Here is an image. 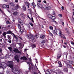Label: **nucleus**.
Listing matches in <instances>:
<instances>
[{
	"label": "nucleus",
	"mask_w": 74,
	"mask_h": 74,
	"mask_svg": "<svg viewBox=\"0 0 74 74\" xmlns=\"http://www.w3.org/2000/svg\"><path fill=\"white\" fill-rule=\"evenodd\" d=\"M0 74H4V73H0Z\"/></svg>",
	"instance_id": "nucleus-64"
},
{
	"label": "nucleus",
	"mask_w": 74,
	"mask_h": 74,
	"mask_svg": "<svg viewBox=\"0 0 74 74\" xmlns=\"http://www.w3.org/2000/svg\"><path fill=\"white\" fill-rule=\"evenodd\" d=\"M34 74H38L37 72H34Z\"/></svg>",
	"instance_id": "nucleus-61"
},
{
	"label": "nucleus",
	"mask_w": 74,
	"mask_h": 74,
	"mask_svg": "<svg viewBox=\"0 0 74 74\" xmlns=\"http://www.w3.org/2000/svg\"><path fill=\"white\" fill-rule=\"evenodd\" d=\"M21 59H23V60H27V58L25 57H21Z\"/></svg>",
	"instance_id": "nucleus-9"
},
{
	"label": "nucleus",
	"mask_w": 74,
	"mask_h": 74,
	"mask_svg": "<svg viewBox=\"0 0 74 74\" xmlns=\"http://www.w3.org/2000/svg\"><path fill=\"white\" fill-rule=\"evenodd\" d=\"M21 16H22L23 18H24V17H25V15L23 14H21Z\"/></svg>",
	"instance_id": "nucleus-34"
},
{
	"label": "nucleus",
	"mask_w": 74,
	"mask_h": 74,
	"mask_svg": "<svg viewBox=\"0 0 74 74\" xmlns=\"http://www.w3.org/2000/svg\"><path fill=\"white\" fill-rule=\"evenodd\" d=\"M25 4H26V5H30V3H28L27 2H25Z\"/></svg>",
	"instance_id": "nucleus-21"
},
{
	"label": "nucleus",
	"mask_w": 74,
	"mask_h": 74,
	"mask_svg": "<svg viewBox=\"0 0 74 74\" xmlns=\"http://www.w3.org/2000/svg\"><path fill=\"white\" fill-rule=\"evenodd\" d=\"M18 29H21V25L20 24L18 25Z\"/></svg>",
	"instance_id": "nucleus-33"
},
{
	"label": "nucleus",
	"mask_w": 74,
	"mask_h": 74,
	"mask_svg": "<svg viewBox=\"0 0 74 74\" xmlns=\"http://www.w3.org/2000/svg\"><path fill=\"white\" fill-rule=\"evenodd\" d=\"M59 34L60 36H61V35L62 34V32H61V30H59Z\"/></svg>",
	"instance_id": "nucleus-14"
},
{
	"label": "nucleus",
	"mask_w": 74,
	"mask_h": 74,
	"mask_svg": "<svg viewBox=\"0 0 74 74\" xmlns=\"http://www.w3.org/2000/svg\"><path fill=\"white\" fill-rule=\"evenodd\" d=\"M7 34V32L6 33L5 32H4L3 34V37H5V38H6V36H5V35H6V34Z\"/></svg>",
	"instance_id": "nucleus-8"
},
{
	"label": "nucleus",
	"mask_w": 74,
	"mask_h": 74,
	"mask_svg": "<svg viewBox=\"0 0 74 74\" xmlns=\"http://www.w3.org/2000/svg\"><path fill=\"white\" fill-rule=\"evenodd\" d=\"M40 8H42V10H44V7H42V8L40 7Z\"/></svg>",
	"instance_id": "nucleus-60"
},
{
	"label": "nucleus",
	"mask_w": 74,
	"mask_h": 74,
	"mask_svg": "<svg viewBox=\"0 0 74 74\" xmlns=\"http://www.w3.org/2000/svg\"><path fill=\"white\" fill-rule=\"evenodd\" d=\"M31 39H32V40H34V37L33 36H32L31 38Z\"/></svg>",
	"instance_id": "nucleus-43"
},
{
	"label": "nucleus",
	"mask_w": 74,
	"mask_h": 74,
	"mask_svg": "<svg viewBox=\"0 0 74 74\" xmlns=\"http://www.w3.org/2000/svg\"><path fill=\"white\" fill-rule=\"evenodd\" d=\"M57 29H55L53 31V32L54 34H55V33H57Z\"/></svg>",
	"instance_id": "nucleus-19"
},
{
	"label": "nucleus",
	"mask_w": 74,
	"mask_h": 74,
	"mask_svg": "<svg viewBox=\"0 0 74 74\" xmlns=\"http://www.w3.org/2000/svg\"><path fill=\"white\" fill-rule=\"evenodd\" d=\"M40 5V3H38L37 4V5H38V7H40V5Z\"/></svg>",
	"instance_id": "nucleus-48"
},
{
	"label": "nucleus",
	"mask_w": 74,
	"mask_h": 74,
	"mask_svg": "<svg viewBox=\"0 0 74 74\" xmlns=\"http://www.w3.org/2000/svg\"><path fill=\"white\" fill-rule=\"evenodd\" d=\"M52 22H55V23H56V24H57V23H58L57 22H56V21H54V20H52Z\"/></svg>",
	"instance_id": "nucleus-39"
},
{
	"label": "nucleus",
	"mask_w": 74,
	"mask_h": 74,
	"mask_svg": "<svg viewBox=\"0 0 74 74\" xmlns=\"http://www.w3.org/2000/svg\"><path fill=\"white\" fill-rule=\"evenodd\" d=\"M29 24L32 26H33V24H32L31 22L29 23Z\"/></svg>",
	"instance_id": "nucleus-42"
},
{
	"label": "nucleus",
	"mask_w": 74,
	"mask_h": 74,
	"mask_svg": "<svg viewBox=\"0 0 74 74\" xmlns=\"http://www.w3.org/2000/svg\"><path fill=\"white\" fill-rule=\"evenodd\" d=\"M46 73L47 74H50V72H49V71H46Z\"/></svg>",
	"instance_id": "nucleus-29"
},
{
	"label": "nucleus",
	"mask_w": 74,
	"mask_h": 74,
	"mask_svg": "<svg viewBox=\"0 0 74 74\" xmlns=\"http://www.w3.org/2000/svg\"><path fill=\"white\" fill-rule=\"evenodd\" d=\"M14 52H16V53H22V52L19 51L18 49H15L13 50Z\"/></svg>",
	"instance_id": "nucleus-4"
},
{
	"label": "nucleus",
	"mask_w": 74,
	"mask_h": 74,
	"mask_svg": "<svg viewBox=\"0 0 74 74\" xmlns=\"http://www.w3.org/2000/svg\"><path fill=\"white\" fill-rule=\"evenodd\" d=\"M8 42H9V43H11V40H8Z\"/></svg>",
	"instance_id": "nucleus-49"
},
{
	"label": "nucleus",
	"mask_w": 74,
	"mask_h": 74,
	"mask_svg": "<svg viewBox=\"0 0 74 74\" xmlns=\"http://www.w3.org/2000/svg\"><path fill=\"white\" fill-rule=\"evenodd\" d=\"M30 36V35H26V37L27 38H29V37Z\"/></svg>",
	"instance_id": "nucleus-41"
},
{
	"label": "nucleus",
	"mask_w": 74,
	"mask_h": 74,
	"mask_svg": "<svg viewBox=\"0 0 74 74\" xmlns=\"http://www.w3.org/2000/svg\"><path fill=\"white\" fill-rule=\"evenodd\" d=\"M23 33V29H21L19 32V33L20 34H21L22 33Z\"/></svg>",
	"instance_id": "nucleus-10"
},
{
	"label": "nucleus",
	"mask_w": 74,
	"mask_h": 74,
	"mask_svg": "<svg viewBox=\"0 0 74 74\" xmlns=\"http://www.w3.org/2000/svg\"><path fill=\"white\" fill-rule=\"evenodd\" d=\"M43 3H47V1H43Z\"/></svg>",
	"instance_id": "nucleus-53"
},
{
	"label": "nucleus",
	"mask_w": 74,
	"mask_h": 74,
	"mask_svg": "<svg viewBox=\"0 0 74 74\" xmlns=\"http://www.w3.org/2000/svg\"><path fill=\"white\" fill-rule=\"evenodd\" d=\"M2 7L4 8H7V5H2Z\"/></svg>",
	"instance_id": "nucleus-22"
},
{
	"label": "nucleus",
	"mask_w": 74,
	"mask_h": 74,
	"mask_svg": "<svg viewBox=\"0 0 74 74\" xmlns=\"http://www.w3.org/2000/svg\"><path fill=\"white\" fill-rule=\"evenodd\" d=\"M61 8L62 9V10H64V7H63V6H62L61 7Z\"/></svg>",
	"instance_id": "nucleus-54"
},
{
	"label": "nucleus",
	"mask_w": 74,
	"mask_h": 74,
	"mask_svg": "<svg viewBox=\"0 0 74 74\" xmlns=\"http://www.w3.org/2000/svg\"><path fill=\"white\" fill-rule=\"evenodd\" d=\"M38 34H36V35L35 36V37H36V38H38L37 37V36H38Z\"/></svg>",
	"instance_id": "nucleus-44"
},
{
	"label": "nucleus",
	"mask_w": 74,
	"mask_h": 74,
	"mask_svg": "<svg viewBox=\"0 0 74 74\" xmlns=\"http://www.w3.org/2000/svg\"><path fill=\"white\" fill-rule=\"evenodd\" d=\"M62 24L63 26H64V22H63L62 23Z\"/></svg>",
	"instance_id": "nucleus-57"
},
{
	"label": "nucleus",
	"mask_w": 74,
	"mask_h": 74,
	"mask_svg": "<svg viewBox=\"0 0 74 74\" xmlns=\"http://www.w3.org/2000/svg\"><path fill=\"white\" fill-rule=\"evenodd\" d=\"M67 67H68V68H69V69L70 68H72V66L69 64H67Z\"/></svg>",
	"instance_id": "nucleus-11"
},
{
	"label": "nucleus",
	"mask_w": 74,
	"mask_h": 74,
	"mask_svg": "<svg viewBox=\"0 0 74 74\" xmlns=\"http://www.w3.org/2000/svg\"><path fill=\"white\" fill-rule=\"evenodd\" d=\"M49 33L50 36H53V34H52L51 33V32H50L49 31Z\"/></svg>",
	"instance_id": "nucleus-36"
},
{
	"label": "nucleus",
	"mask_w": 74,
	"mask_h": 74,
	"mask_svg": "<svg viewBox=\"0 0 74 74\" xmlns=\"http://www.w3.org/2000/svg\"><path fill=\"white\" fill-rule=\"evenodd\" d=\"M8 36V40H11V36L8 35H7Z\"/></svg>",
	"instance_id": "nucleus-24"
},
{
	"label": "nucleus",
	"mask_w": 74,
	"mask_h": 74,
	"mask_svg": "<svg viewBox=\"0 0 74 74\" xmlns=\"http://www.w3.org/2000/svg\"><path fill=\"white\" fill-rule=\"evenodd\" d=\"M15 59L16 60L17 62L18 63L19 62V58L18 57V56H16L14 57Z\"/></svg>",
	"instance_id": "nucleus-5"
},
{
	"label": "nucleus",
	"mask_w": 74,
	"mask_h": 74,
	"mask_svg": "<svg viewBox=\"0 0 74 74\" xmlns=\"http://www.w3.org/2000/svg\"><path fill=\"white\" fill-rule=\"evenodd\" d=\"M45 37V36L43 35H41L40 36V38H44Z\"/></svg>",
	"instance_id": "nucleus-25"
},
{
	"label": "nucleus",
	"mask_w": 74,
	"mask_h": 74,
	"mask_svg": "<svg viewBox=\"0 0 74 74\" xmlns=\"http://www.w3.org/2000/svg\"><path fill=\"white\" fill-rule=\"evenodd\" d=\"M13 14L14 15V16H16V15H18V12H14L13 13Z\"/></svg>",
	"instance_id": "nucleus-7"
},
{
	"label": "nucleus",
	"mask_w": 74,
	"mask_h": 74,
	"mask_svg": "<svg viewBox=\"0 0 74 74\" xmlns=\"http://www.w3.org/2000/svg\"><path fill=\"white\" fill-rule=\"evenodd\" d=\"M36 47V45H33L32 46V48H35Z\"/></svg>",
	"instance_id": "nucleus-40"
},
{
	"label": "nucleus",
	"mask_w": 74,
	"mask_h": 74,
	"mask_svg": "<svg viewBox=\"0 0 74 74\" xmlns=\"http://www.w3.org/2000/svg\"><path fill=\"white\" fill-rule=\"evenodd\" d=\"M6 7H7L8 8H9V6L8 5H6Z\"/></svg>",
	"instance_id": "nucleus-58"
},
{
	"label": "nucleus",
	"mask_w": 74,
	"mask_h": 74,
	"mask_svg": "<svg viewBox=\"0 0 74 74\" xmlns=\"http://www.w3.org/2000/svg\"><path fill=\"white\" fill-rule=\"evenodd\" d=\"M38 3H41V0H39V1H38Z\"/></svg>",
	"instance_id": "nucleus-56"
},
{
	"label": "nucleus",
	"mask_w": 74,
	"mask_h": 74,
	"mask_svg": "<svg viewBox=\"0 0 74 74\" xmlns=\"http://www.w3.org/2000/svg\"><path fill=\"white\" fill-rule=\"evenodd\" d=\"M8 64L9 63V64L7 65L8 66L10 67L11 69H13L14 68V65L12 63V62H8Z\"/></svg>",
	"instance_id": "nucleus-3"
},
{
	"label": "nucleus",
	"mask_w": 74,
	"mask_h": 74,
	"mask_svg": "<svg viewBox=\"0 0 74 74\" xmlns=\"http://www.w3.org/2000/svg\"><path fill=\"white\" fill-rule=\"evenodd\" d=\"M61 57V55L60 54H58L57 55V59H59Z\"/></svg>",
	"instance_id": "nucleus-12"
},
{
	"label": "nucleus",
	"mask_w": 74,
	"mask_h": 74,
	"mask_svg": "<svg viewBox=\"0 0 74 74\" xmlns=\"http://www.w3.org/2000/svg\"><path fill=\"white\" fill-rule=\"evenodd\" d=\"M7 34H12V32L11 31H9L8 32H7Z\"/></svg>",
	"instance_id": "nucleus-18"
},
{
	"label": "nucleus",
	"mask_w": 74,
	"mask_h": 74,
	"mask_svg": "<svg viewBox=\"0 0 74 74\" xmlns=\"http://www.w3.org/2000/svg\"><path fill=\"white\" fill-rule=\"evenodd\" d=\"M8 48V49H9L10 51H12V48H11V47H9Z\"/></svg>",
	"instance_id": "nucleus-28"
},
{
	"label": "nucleus",
	"mask_w": 74,
	"mask_h": 74,
	"mask_svg": "<svg viewBox=\"0 0 74 74\" xmlns=\"http://www.w3.org/2000/svg\"><path fill=\"white\" fill-rule=\"evenodd\" d=\"M52 16L51 14H49L48 15V17L50 18H51L52 17Z\"/></svg>",
	"instance_id": "nucleus-31"
},
{
	"label": "nucleus",
	"mask_w": 74,
	"mask_h": 74,
	"mask_svg": "<svg viewBox=\"0 0 74 74\" xmlns=\"http://www.w3.org/2000/svg\"><path fill=\"white\" fill-rule=\"evenodd\" d=\"M61 37L63 38H64V39H66V37H64V35L63 34H62L61 35Z\"/></svg>",
	"instance_id": "nucleus-23"
},
{
	"label": "nucleus",
	"mask_w": 74,
	"mask_h": 74,
	"mask_svg": "<svg viewBox=\"0 0 74 74\" xmlns=\"http://www.w3.org/2000/svg\"><path fill=\"white\" fill-rule=\"evenodd\" d=\"M32 4L33 7H34V8H35V7H36V5L35 4V3H32Z\"/></svg>",
	"instance_id": "nucleus-26"
},
{
	"label": "nucleus",
	"mask_w": 74,
	"mask_h": 74,
	"mask_svg": "<svg viewBox=\"0 0 74 74\" xmlns=\"http://www.w3.org/2000/svg\"><path fill=\"white\" fill-rule=\"evenodd\" d=\"M18 44L19 46H20V48H21V49H22V48H23V46L22 47V45L21 44V43H18Z\"/></svg>",
	"instance_id": "nucleus-13"
},
{
	"label": "nucleus",
	"mask_w": 74,
	"mask_h": 74,
	"mask_svg": "<svg viewBox=\"0 0 74 74\" xmlns=\"http://www.w3.org/2000/svg\"><path fill=\"white\" fill-rule=\"evenodd\" d=\"M45 40H43L42 42V43L43 44V45H44V43H45Z\"/></svg>",
	"instance_id": "nucleus-38"
},
{
	"label": "nucleus",
	"mask_w": 74,
	"mask_h": 74,
	"mask_svg": "<svg viewBox=\"0 0 74 74\" xmlns=\"http://www.w3.org/2000/svg\"><path fill=\"white\" fill-rule=\"evenodd\" d=\"M16 8H17V9H18V8H19V7H20V6L18 5H17L16 7H15Z\"/></svg>",
	"instance_id": "nucleus-27"
},
{
	"label": "nucleus",
	"mask_w": 74,
	"mask_h": 74,
	"mask_svg": "<svg viewBox=\"0 0 74 74\" xmlns=\"http://www.w3.org/2000/svg\"><path fill=\"white\" fill-rule=\"evenodd\" d=\"M58 16L60 18H62V14H58Z\"/></svg>",
	"instance_id": "nucleus-30"
},
{
	"label": "nucleus",
	"mask_w": 74,
	"mask_h": 74,
	"mask_svg": "<svg viewBox=\"0 0 74 74\" xmlns=\"http://www.w3.org/2000/svg\"><path fill=\"white\" fill-rule=\"evenodd\" d=\"M27 16L28 18H29L30 19H31L30 18V17H29V16Z\"/></svg>",
	"instance_id": "nucleus-62"
},
{
	"label": "nucleus",
	"mask_w": 74,
	"mask_h": 74,
	"mask_svg": "<svg viewBox=\"0 0 74 74\" xmlns=\"http://www.w3.org/2000/svg\"><path fill=\"white\" fill-rule=\"evenodd\" d=\"M65 72H68V69L67 68H65L64 70Z\"/></svg>",
	"instance_id": "nucleus-17"
},
{
	"label": "nucleus",
	"mask_w": 74,
	"mask_h": 74,
	"mask_svg": "<svg viewBox=\"0 0 74 74\" xmlns=\"http://www.w3.org/2000/svg\"><path fill=\"white\" fill-rule=\"evenodd\" d=\"M46 9V10H49L51 9V8L49 6H45Z\"/></svg>",
	"instance_id": "nucleus-6"
},
{
	"label": "nucleus",
	"mask_w": 74,
	"mask_h": 74,
	"mask_svg": "<svg viewBox=\"0 0 74 74\" xmlns=\"http://www.w3.org/2000/svg\"><path fill=\"white\" fill-rule=\"evenodd\" d=\"M15 1L16 3H18V0H15Z\"/></svg>",
	"instance_id": "nucleus-59"
},
{
	"label": "nucleus",
	"mask_w": 74,
	"mask_h": 74,
	"mask_svg": "<svg viewBox=\"0 0 74 74\" xmlns=\"http://www.w3.org/2000/svg\"><path fill=\"white\" fill-rule=\"evenodd\" d=\"M23 10H26V7H25V5H24L23 6Z\"/></svg>",
	"instance_id": "nucleus-16"
},
{
	"label": "nucleus",
	"mask_w": 74,
	"mask_h": 74,
	"mask_svg": "<svg viewBox=\"0 0 74 74\" xmlns=\"http://www.w3.org/2000/svg\"><path fill=\"white\" fill-rule=\"evenodd\" d=\"M7 66V64L4 62H0V67L1 68H3V69H5Z\"/></svg>",
	"instance_id": "nucleus-2"
},
{
	"label": "nucleus",
	"mask_w": 74,
	"mask_h": 74,
	"mask_svg": "<svg viewBox=\"0 0 74 74\" xmlns=\"http://www.w3.org/2000/svg\"><path fill=\"white\" fill-rule=\"evenodd\" d=\"M51 18L52 19V21H53V20L54 21V20H55V19H56V17L55 16H52V17H51Z\"/></svg>",
	"instance_id": "nucleus-15"
},
{
	"label": "nucleus",
	"mask_w": 74,
	"mask_h": 74,
	"mask_svg": "<svg viewBox=\"0 0 74 74\" xmlns=\"http://www.w3.org/2000/svg\"><path fill=\"white\" fill-rule=\"evenodd\" d=\"M64 44L65 45H67V42H64Z\"/></svg>",
	"instance_id": "nucleus-50"
},
{
	"label": "nucleus",
	"mask_w": 74,
	"mask_h": 74,
	"mask_svg": "<svg viewBox=\"0 0 74 74\" xmlns=\"http://www.w3.org/2000/svg\"><path fill=\"white\" fill-rule=\"evenodd\" d=\"M52 14L53 15H55V12L52 13Z\"/></svg>",
	"instance_id": "nucleus-46"
},
{
	"label": "nucleus",
	"mask_w": 74,
	"mask_h": 74,
	"mask_svg": "<svg viewBox=\"0 0 74 74\" xmlns=\"http://www.w3.org/2000/svg\"><path fill=\"white\" fill-rule=\"evenodd\" d=\"M32 22H34V21H33V18L32 17Z\"/></svg>",
	"instance_id": "nucleus-55"
},
{
	"label": "nucleus",
	"mask_w": 74,
	"mask_h": 74,
	"mask_svg": "<svg viewBox=\"0 0 74 74\" xmlns=\"http://www.w3.org/2000/svg\"><path fill=\"white\" fill-rule=\"evenodd\" d=\"M50 71H51V72H53V70H50Z\"/></svg>",
	"instance_id": "nucleus-63"
},
{
	"label": "nucleus",
	"mask_w": 74,
	"mask_h": 74,
	"mask_svg": "<svg viewBox=\"0 0 74 74\" xmlns=\"http://www.w3.org/2000/svg\"><path fill=\"white\" fill-rule=\"evenodd\" d=\"M71 44H72V45H74V43L73 41L71 42Z\"/></svg>",
	"instance_id": "nucleus-51"
},
{
	"label": "nucleus",
	"mask_w": 74,
	"mask_h": 74,
	"mask_svg": "<svg viewBox=\"0 0 74 74\" xmlns=\"http://www.w3.org/2000/svg\"><path fill=\"white\" fill-rule=\"evenodd\" d=\"M58 64L60 65L59 67H62V64L61 63V62H58Z\"/></svg>",
	"instance_id": "nucleus-20"
},
{
	"label": "nucleus",
	"mask_w": 74,
	"mask_h": 74,
	"mask_svg": "<svg viewBox=\"0 0 74 74\" xmlns=\"http://www.w3.org/2000/svg\"><path fill=\"white\" fill-rule=\"evenodd\" d=\"M6 23L7 24H9V23H10V21H7L6 22Z\"/></svg>",
	"instance_id": "nucleus-47"
},
{
	"label": "nucleus",
	"mask_w": 74,
	"mask_h": 74,
	"mask_svg": "<svg viewBox=\"0 0 74 74\" xmlns=\"http://www.w3.org/2000/svg\"><path fill=\"white\" fill-rule=\"evenodd\" d=\"M14 38H15L16 39V40H18V38H17V37H16V36H14Z\"/></svg>",
	"instance_id": "nucleus-37"
},
{
	"label": "nucleus",
	"mask_w": 74,
	"mask_h": 74,
	"mask_svg": "<svg viewBox=\"0 0 74 74\" xmlns=\"http://www.w3.org/2000/svg\"><path fill=\"white\" fill-rule=\"evenodd\" d=\"M69 63L71 64H73V62L71 61H69Z\"/></svg>",
	"instance_id": "nucleus-35"
},
{
	"label": "nucleus",
	"mask_w": 74,
	"mask_h": 74,
	"mask_svg": "<svg viewBox=\"0 0 74 74\" xmlns=\"http://www.w3.org/2000/svg\"><path fill=\"white\" fill-rule=\"evenodd\" d=\"M49 29L50 30H53V27L51 26H49Z\"/></svg>",
	"instance_id": "nucleus-32"
},
{
	"label": "nucleus",
	"mask_w": 74,
	"mask_h": 74,
	"mask_svg": "<svg viewBox=\"0 0 74 74\" xmlns=\"http://www.w3.org/2000/svg\"><path fill=\"white\" fill-rule=\"evenodd\" d=\"M18 37L19 38H20L21 40H22V37L21 36H18Z\"/></svg>",
	"instance_id": "nucleus-45"
},
{
	"label": "nucleus",
	"mask_w": 74,
	"mask_h": 74,
	"mask_svg": "<svg viewBox=\"0 0 74 74\" xmlns=\"http://www.w3.org/2000/svg\"><path fill=\"white\" fill-rule=\"evenodd\" d=\"M12 71L14 74H22L21 71L19 70V68L18 66L12 69Z\"/></svg>",
	"instance_id": "nucleus-1"
},
{
	"label": "nucleus",
	"mask_w": 74,
	"mask_h": 74,
	"mask_svg": "<svg viewBox=\"0 0 74 74\" xmlns=\"http://www.w3.org/2000/svg\"><path fill=\"white\" fill-rule=\"evenodd\" d=\"M31 65L32 66V67L33 68V67L34 66V65H33V64H31Z\"/></svg>",
	"instance_id": "nucleus-52"
}]
</instances>
